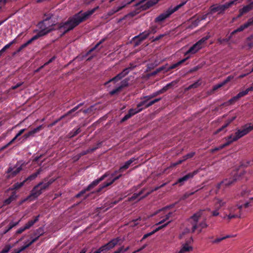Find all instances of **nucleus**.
<instances>
[{"mask_svg": "<svg viewBox=\"0 0 253 253\" xmlns=\"http://www.w3.org/2000/svg\"><path fill=\"white\" fill-rule=\"evenodd\" d=\"M98 8L99 6H97L84 12H83L82 11H81L73 17L70 18L67 22L61 24L60 26V28L63 29L64 32H67L72 30L79 24L87 19Z\"/></svg>", "mask_w": 253, "mask_h": 253, "instance_id": "obj_1", "label": "nucleus"}, {"mask_svg": "<svg viewBox=\"0 0 253 253\" xmlns=\"http://www.w3.org/2000/svg\"><path fill=\"white\" fill-rule=\"evenodd\" d=\"M203 212V211L202 210L197 211L188 219V222L190 223L189 225V227L186 229L185 232L180 234V238H182L183 235L185 233H188L191 231L192 232H194L197 228H199V232H201L202 229L208 227V225L205 220L203 221L199 224V225H198V222L199 221V218L202 215Z\"/></svg>", "mask_w": 253, "mask_h": 253, "instance_id": "obj_2", "label": "nucleus"}, {"mask_svg": "<svg viewBox=\"0 0 253 253\" xmlns=\"http://www.w3.org/2000/svg\"><path fill=\"white\" fill-rule=\"evenodd\" d=\"M253 130V124L251 123L246 124L243 126L241 128L236 129L234 134H231L225 138L228 140L230 144L236 141L240 138L248 134L250 132Z\"/></svg>", "mask_w": 253, "mask_h": 253, "instance_id": "obj_3", "label": "nucleus"}, {"mask_svg": "<svg viewBox=\"0 0 253 253\" xmlns=\"http://www.w3.org/2000/svg\"><path fill=\"white\" fill-rule=\"evenodd\" d=\"M135 160L134 158H131L129 160L126 161L125 164L120 167V169L118 170H116L114 172L112 173L111 175V180L109 181H107L103 184L98 189V192L101 191L103 188L111 185L116 180L118 179L122 176V174H120L118 175L115 176V175L118 172H122L124 169L128 168L129 166Z\"/></svg>", "mask_w": 253, "mask_h": 253, "instance_id": "obj_4", "label": "nucleus"}, {"mask_svg": "<svg viewBox=\"0 0 253 253\" xmlns=\"http://www.w3.org/2000/svg\"><path fill=\"white\" fill-rule=\"evenodd\" d=\"M55 21H53L51 17H47L38 24L40 30L38 32L41 36H44L54 29Z\"/></svg>", "mask_w": 253, "mask_h": 253, "instance_id": "obj_5", "label": "nucleus"}, {"mask_svg": "<svg viewBox=\"0 0 253 253\" xmlns=\"http://www.w3.org/2000/svg\"><path fill=\"white\" fill-rule=\"evenodd\" d=\"M187 2V0H184L174 7L171 6L169 7L166 11L161 13L155 18V22L160 23L164 21L167 18H169L172 13L184 5Z\"/></svg>", "mask_w": 253, "mask_h": 253, "instance_id": "obj_6", "label": "nucleus"}, {"mask_svg": "<svg viewBox=\"0 0 253 253\" xmlns=\"http://www.w3.org/2000/svg\"><path fill=\"white\" fill-rule=\"evenodd\" d=\"M209 36H207L199 40L197 42L191 46L186 52L184 53V55L190 56V55L196 53L198 51H199L204 46L205 42L209 39Z\"/></svg>", "mask_w": 253, "mask_h": 253, "instance_id": "obj_7", "label": "nucleus"}, {"mask_svg": "<svg viewBox=\"0 0 253 253\" xmlns=\"http://www.w3.org/2000/svg\"><path fill=\"white\" fill-rule=\"evenodd\" d=\"M171 214V212L166 213L165 216L162 217V219L159 222L156 224V226L157 227L155 228V229H154L152 231L144 235L142 238V240L146 239L148 237L154 234L155 233L161 229L162 228L166 226L169 222V221H168L166 223L165 222L169 219Z\"/></svg>", "mask_w": 253, "mask_h": 253, "instance_id": "obj_8", "label": "nucleus"}, {"mask_svg": "<svg viewBox=\"0 0 253 253\" xmlns=\"http://www.w3.org/2000/svg\"><path fill=\"white\" fill-rule=\"evenodd\" d=\"M238 0H233L226 3L223 5H213L210 7V13H213L215 12H218V13L223 12L226 9L231 6L233 4H236Z\"/></svg>", "mask_w": 253, "mask_h": 253, "instance_id": "obj_9", "label": "nucleus"}, {"mask_svg": "<svg viewBox=\"0 0 253 253\" xmlns=\"http://www.w3.org/2000/svg\"><path fill=\"white\" fill-rule=\"evenodd\" d=\"M213 202L214 210L212 211L211 212L212 216H217L220 214L219 211L222 207H224L226 205V202L222 199L218 198H215L213 200Z\"/></svg>", "mask_w": 253, "mask_h": 253, "instance_id": "obj_10", "label": "nucleus"}, {"mask_svg": "<svg viewBox=\"0 0 253 253\" xmlns=\"http://www.w3.org/2000/svg\"><path fill=\"white\" fill-rule=\"evenodd\" d=\"M238 208L237 205L235 206L231 207L228 208L229 213L228 214L223 213V215H221L220 217L224 220L229 222L231 219L234 218L239 217L237 213H235V211Z\"/></svg>", "mask_w": 253, "mask_h": 253, "instance_id": "obj_11", "label": "nucleus"}, {"mask_svg": "<svg viewBox=\"0 0 253 253\" xmlns=\"http://www.w3.org/2000/svg\"><path fill=\"white\" fill-rule=\"evenodd\" d=\"M22 169V165L19 162H17L13 167H10L7 169L6 172L8 174V177H11L15 176L20 172Z\"/></svg>", "mask_w": 253, "mask_h": 253, "instance_id": "obj_12", "label": "nucleus"}, {"mask_svg": "<svg viewBox=\"0 0 253 253\" xmlns=\"http://www.w3.org/2000/svg\"><path fill=\"white\" fill-rule=\"evenodd\" d=\"M120 240L121 239L119 237L112 239L108 243L102 246L101 249H102L103 252L109 251L117 245Z\"/></svg>", "mask_w": 253, "mask_h": 253, "instance_id": "obj_13", "label": "nucleus"}, {"mask_svg": "<svg viewBox=\"0 0 253 253\" xmlns=\"http://www.w3.org/2000/svg\"><path fill=\"white\" fill-rule=\"evenodd\" d=\"M198 170H196L192 172L187 173L183 177L178 178L176 182L173 184V185H175L179 183L180 184V185H183L185 182L188 181V179L192 178L196 174L198 173Z\"/></svg>", "mask_w": 253, "mask_h": 253, "instance_id": "obj_14", "label": "nucleus"}, {"mask_svg": "<svg viewBox=\"0 0 253 253\" xmlns=\"http://www.w3.org/2000/svg\"><path fill=\"white\" fill-rule=\"evenodd\" d=\"M131 69V68H126L124 69L122 72L118 74L114 78L110 79L107 82L105 83V84L106 85L111 82H117L118 81L121 80L122 78L126 76L129 73Z\"/></svg>", "mask_w": 253, "mask_h": 253, "instance_id": "obj_15", "label": "nucleus"}, {"mask_svg": "<svg viewBox=\"0 0 253 253\" xmlns=\"http://www.w3.org/2000/svg\"><path fill=\"white\" fill-rule=\"evenodd\" d=\"M43 182H40L38 184L36 185L31 192V195L28 198H33L34 199L37 198L42 193V189L40 187Z\"/></svg>", "mask_w": 253, "mask_h": 253, "instance_id": "obj_16", "label": "nucleus"}, {"mask_svg": "<svg viewBox=\"0 0 253 253\" xmlns=\"http://www.w3.org/2000/svg\"><path fill=\"white\" fill-rule=\"evenodd\" d=\"M172 84V83H170L164 86L162 89H160L159 90H158L157 91L153 92V93H152L149 95L144 96V98L147 99V100H150V99L154 98V97L156 96L157 95H158L161 93H163V92H164L165 91L167 90L168 89V88H169V87L171 86Z\"/></svg>", "mask_w": 253, "mask_h": 253, "instance_id": "obj_17", "label": "nucleus"}, {"mask_svg": "<svg viewBox=\"0 0 253 253\" xmlns=\"http://www.w3.org/2000/svg\"><path fill=\"white\" fill-rule=\"evenodd\" d=\"M150 33L151 31L150 30H147L134 37V39L138 41L136 42L134 45L137 46L139 45L142 41L146 39L149 36Z\"/></svg>", "mask_w": 253, "mask_h": 253, "instance_id": "obj_18", "label": "nucleus"}, {"mask_svg": "<svg viewBox=\"0 0 253 253\" xmlns=\"http://www.w3.org/2000/svg\"><path fill=\"white\" fill-rule=\"evenodd\" d=\"M128 79H125L123 80L121 82L120 84L118 86H117L115 89L110 91V94L113 95L120 91L123 88L126 87L128 85Z\"/></svg>", "mask_w": 253, "mask_h": 253, "instance_id": "obj_19", "label": "nucleus"}, {"mask_svg": "<svg viewBox=\"0 0 253 253\" xmlns=\"http://www.w3.org/2000/svg\"><path fill=\"white\" fill-rule=\"evenodd\" d=\"M191 242H192V239L190 237V238L185 243L182 245L179 251L177 252L176 253H185L192 250V247L190 245Z\"/></svg>", "mask_w": 253, "mask_h": 253, "instance_id": "obj_20", "label": "nucleus"}, {"mask_svg": "<svg viewBox=\"0 0 253 253\" xmlns=\"http://www.w3.org/2000/svg\"><path fill=\"white\" fill-rule=\"evenodd\" d=\"M44 229L42 227H40L37 229L31 237V240L30 241L31 244H33L36 242L41 236L44 234Z\"/></svg>", "mask_w": 253, "mask_h": 253, "instance_id": "obj_21", "label": "nucleus"}, {"mask_svg": "<svg viewBox=\"0 0 253 253\" xmlns=\"http://www.w3.org/2000/svg\"><path fill=\"white\" fill-rule=\"evenodd\" d=\"M189 58H190V56H187L186 58L183 59L182 60L179 61L177 63H175L174 64L169 66L168 67H167V66H168V64L165 65V66H166V69H165V72H164V73L168 72V71H170V70H172L173 69H174V68L178 67L181 64L183 63L184 62H185Z\"/></svg>", "mask_w": 253, "mask_h": 253, "instance_id": "obj_22", "label": "nucleus"}, {"mask_svg": "<svg viewBox=\"0 0 253 253\" xmlns=\"http://www.w3.org/2000/svg\"><path fill=\"white\" fill-rule=\"evenodd\" d=\"M108 174L105 173L104 175L101 176L99 179H96L93 181L87 187V190H90L93 189L95 186L98 184V183L103 180L105 177H107Z\"/></svg>", "mask_w": 253, "mask_h": 253, "instance_id": "obj_23", "label": "nucleus"}, {"mask_svg": "<svg viewBox=\"0 0 253 253\" xmlns=\"http://www.w3.org/2000/svg\"><path fill=\"white\" fill-rule=\"evenodd\" d=\"M239 178V176L237 177H236L234 179L232 178H229V179H226L221 182L218 183L216 185V187L218 189H219L221 187V186L222 185H224L225 186H228L230 185H231L235 180L238 179Z\"/></svg>", "mask_w": 253, "mask_h": 253, "instance_id": "obj_24", "label": "nucleus"}, {"mask_svg": "<svg viewBox=\"0 0 253 253\" xmlns=\"http://www.w3.org/2000/svg\"><path fill=\"white\" fill-rule=\"evenodd\" d=\"M139 1V0H131L130 1H128V2H126V1H124L120 5H118L117 6H115L112 9L114 11L115 14L118 12H119V11H120L121 10H122L123 8H124L127 4H129L130 3L132 2H133V1H135V4L137 2H138ZM134 5L135 6V4H134Z\"/></svg>", "mask_w": 253, "mask_h": 253, "instance_id": "obj_25", "label": "nucleus"}, {"mask_svg": "<svg viewBox=\"0 0 253 253\" xmlns=\"http://www.w3.org/2000/svg\"><path fill=\"white\" fill-rule=\"evenodd\" d=\"M249 200L246 201L244 204H237L238 208L242 210L243 208H248L253 205V196L249 197Z\"/></svg>", "mask_w": 253, "mask_h": 253, "instance_id": "obj_26", "label": "nucleus"}, {"mask_svg": "<svg viewBox=\"0 0 253 253\" xmlns=\"http://www.w3.org/2000/svg\"><path fill=\"white\" fill-rule=\"evenodd\" d=\"M42 127V125L38 126L37 127L33 129L32 130L29 131L28 133L25 134L23 135V137L25 139H27L29 137L34 136L35 134L39 132L41 129Z\"/></svg>", "mask_w": 253, "mask_h": 253, "instance_id": "obj_27", "label": "nucleus"}, {"mask_svg": "<svg viewBox=\"0 0 253 253\" xmlns=\"http://www.w3.org/2000/svg\"><path fill=\"white\" fill-rule=\"evenodd\" d=\"M241 194L243 197L249 198V197H251L253 195V189L250 187L243 189Z\"/></svg>", "mask_w": 253, "mask_h": 253, "instance_id": "obj_28", "label": "nucleus"}, {"mask_svg": "<svg viewBox=\"0 0 253 253\" xmlns=\"http://www.w3.org/2000/svg\"><path fill=\"white\" fill-rule=\"evenodd\" d=\"M253 8V2H252L249 4L244 6L242 8L239 10L240 15L239 16L243 15Z\"/></svg>", "mask_w": 253, "mask_h": 253, "instance_id": "obj_29", "label": "nucleus"}, {"mask_svg": "<svg viewBox=\"0 0 253 253\" xmlns=\"http://www.w3.org/2000/svg\"><path fill=\"white\" fill-rule=\"evenodd\" d=\"M83 104L82 103H81L80 104H79L78 105H77L76 106H75L74 108H73L72 109L70 110L69 111H68L66 114H65V115H63L59 119L56 120L51 126H53V125H54L56 123H57L58 122H59V121H60L61 120H62L63 118H64L65 116H67V115H70V114H71L72 113L76 111V110H77L79 107L80 106H81Z\"/></svg>", "mask_w": 253, "mask_h": 253, "instance_id": "obj_30", "label": "nucleus"}, {"mask_svg": "<svg viewBox=\"0 0 253 253\" xmlns=\"http://www.w3.org/2000/svg\"><path fill=\"white\" fill-rule=\"evenodd\" d=\"M248 91L247 89L240 91L239 93H238L236 96H234L231 99H229L228 101V102L230 104L232 103V102L235 100H238L240 98L247 95L248 94Z\"/></svg>", "mask_w": 253, "mask_h": 253, "instance_id": "obj_31", "label": "nucleus"}, {"mask_svg": "<svg viewBox=\"0 0 253 253\" xmlns=\"http://www.w3.org/2000/svg\"><path fill=\"white\" fill-rule=\"evenodd\" d=\"M251 25L250 24H249V23L248 22V21H247L246 23H245L244 24L241 25L239 27H238L237 29H236V30H234L232 33H231V35H234V34L237 33V32H242L244 30H245V29H247V28H248L249 27H250Z\"/></svg>", "mask_w": 253, "mask_h": 253, "instance_id": "obj_32", "label": "nucleus"}, {"mask_svg": "<svg viewBox=\"0 0 253 253\" xmlns=\"http://www.w3.org/2000/svg\"><path fill=\"white\" fill-rule=\"evenodd\" d=\"M236 117H233L231 118L228 119L227 121V122L221 127L219 128L215 132V134H217V133L222 131L223 129L226 128L232 122H233L235 119Z\"/></svg>", "mask_w": 253, "mask_h": 253, "instance_id": "obj_33", "label": "nucleus"}, {"mask_svg": "<svg viewBox=\"0 0 253 253\" xmlns=\"http://www.w3.org/2000/svg\"><path fill=\"white\" fill-rule=\"evenodd\" d=\"M236 117H233L231 118L228 119L227 121V122L221 127L219 128L215 132V134H217V133L222 131L223 129L226 128L232 122H233L235 119Z\"/></svg>", "mask_w": 253, "mask_h": 253, "instance_id": "obj_34", "label": "nucleus"}, {"mask_svg": "<svg viewBox=\"0 0 253 253\" xmlns=\"http://www.w3.org/2000/svg\"><path fill=\"white\" fill-rule=\"evenodd\" d=\"M151 192V191L148 192L145 194V196H142L140 198H139V197L142 194V191H141V192H139L138 193H134L130 198H129V201H132V200L136 199H138V200H140L142 198H143L146 197V196H147L148 195H149Z\"/></svg>", "mask_w": 253, "mask_h": 253, "instance_id": "obj_35", "label": "nucleus"}, {"mask_svg": "<svg viewBox=\"0 0 253 253\" xmlns=\"http://www.w3.org/2000/svg\"><path fill=\"white\" fill-rule=\"evenodd\" d=\"M40 215H38V216H36L35 217V219L33 220H31L29 221L25 225V228H27V229H29L30 227H31L36 222H37L39 219Z\"/></svg>", "mask_w": 253, "mask_h": 253, "instance_id": "obj_36", "label": "nucleus"}, {"mask_svg": "<svg viewBox=\"0 0 253 253\" xmlns=\"http://www.w3.org/2000/svg\"><path fill=\"white\" fill-rule=\"evenodd\" d=\"M17 195L15 192H13L12 194L7 199L4 201V204L5 205L10 204L12 201L16 200Z\"/></svg>", "mask_w": 253, "mask_h": 253, "instance_id": "obj_37", "label": "nucleus"}, {"mask_svg": "<svg viewBox=\"0 0 253 253\" xmlns=\"http://www.w3.org/2000/svg\"><path fill=\"white\" fill-rule=\"evenodd\" d=\"M41 169H39L37 172L35 173H33L32 174L29 176L27 178H26L24 180L25 182L27 181H32L34 179H35L39 174L41 173Z\"/></svg>", "mask_w": 253, "mask_h": 253, "instance_id": "obj_38", "label": "nucleus"}, {"mask_svg": "<svg viewBox=\"0 0 253 253\" xmlns=\"http://www.w3.org/2000/svg\"><path fill=\"white\" fill-rule=\"evenodd\" d=\"M230 144V142H229L228 140H226V142L225 143H224L223 144L220 145V146H219L218 147H215L213 149H211V151L212 153H214L216 151L220 150L223 149V148L228 146Z\"/></svg>", "mask_w": 253, "mask_h": 253, "instance_id": "obj_39", "label": "nucleus"}, {"mask_svg": "<svg viewBox=\"0 0 253 253\" xmlns=\"http://www.w3.org/2000/svg\"><path fill=\"white\" fill-rule=\"evenodd\" d=\"M143 108H139L137 107V108L135 109H130L129 110L128 114H129V115H131V117H132L135 114L141 112Z\"/></svg>", "mask_w": 253, "mask_h": 253, "instance_id": "obj_40", "label": "nucleus"}, {"mask_svg": "<svg viewBox=\"0 0 253 253\" xmlns=\"http://www.w3.org/2000/svg\"><path fill=\"white\" fill-rule=\"evenodd\" d=\"M97 148V147H93L92 148L88 149L85 151H84L82 152L81 153L79 154V155L77 158V159H79L81 156H82L83 155H85L87 153H90V152H92L93 151L95 150Z\"/></svg>", "mask_w": 253, "mask_h": 253, "instance_id": "obj_41", "label": "nucleus"}, {"mask_svg": "<svg viewBox=\"0 0 253 253\" xmlns=\"http://www.w3.org/2000/svg\"><path fill=\"white\" fill-rule=\"evenodd\" d=\"M32 244H31V242L28 241V243L27 244H25L24 246H23L22 247L18 248L16 251H17V252L18 253H20L21 252H22V251L25 250L26 249H27V248L30 247Z\"/></svg>", "mask_w": 253, "mask_h": 253, "instance_id": "obj_42", "label": "nucleus"}, {"mask_svg": "<svg viewBox=\"0 0 253 253\" xmlns=\"http://www.w3.org/2000/svg\"><path fill=\"white\" fill-rule=\"evenodd\" d=\"M42 37L41 36V35H40L39 33H38V34L36 35H35L34 36H33L32 38H31L30 40H29L27 42H26V43L27 44V45H28L29 44H30L31 43H32V42H33L34 41H35L36 40H37L38 39H39L40 37Z\"/></svg>", "mask_w": 253, "mask_h": 253, "instance_id": "obj_43", "label": "nucleus"}, {"mask_svg": "<svg viewBox=\"0 0 253 253\" xmlns=\"http://www.w3.org/2000/svg\"><path fill=\"white\" fill-rule=\"evenodd\" d=\"M12 248V246L10 244L5 245L3 249L0 252V253H7Z\"/></svg>", "mask_w": 253, "mask_h": 253, "instance_id": "obj_44", "label": "nucleus"}, {"mask_svg": "<svg viewBox=\"0 0 253 253\" xmlns=\"http://www.w3.org/2000/svg\"><path fill=\"white\" fill-rule=\"evenodd\" d=\"M129 249V247H127L126 248L124 249V246L119 248L117 250L115 251L113 253H121L122 252H126Z\"/></svg>", "mask_w": 253, "mask_h": 253, "instance_id": "obj_45", "label": "nucleus"}, {"mask_svg": "<svg viewBox=\"0 0 253 253\" xmlns=\"http://www.w3.org/2000/svg\"><path fill=\"white\" fill-rule=\"evenodd\" d=\"M21 220H18V221L17 222H14L13 221H11L10 222V223H9L8 226V228L9 230H10L11 229H12L14 227L17 226V225L19 224V222H20Z\"/></svg>", "mask_w": 253, "mask_h": 253, "instance_id": "obj_46", "label": "nucleus"}, {"mask_svg": "<svg viewBox=\"0 0 253 253\" xmlns=\"http://www.w3.org/2000/svg\"><path fill=\"white\" fill-rule=\"evenodd\" d=\"M25 181L24 180L23 182H17L13 185V189H17L18 188H20L22 186H23L25 183Z\"/></svg>", "mask_w": 253, "mask_h": 253, "instance_id": "obj_47", "label": "nucleus"}, {"mask_svg": "<svg viewBox=\"0 0 253 253\" xmlns=\"http://www.w3.org/2000/svg\"><path fill=\"white\" fill-rule=\"evenodd\" d=\"M166 69V66H163L162 67H159V68L157 69L155 71H154L152 73V75H155L157 74L158 73L164 71L165 72V69Z\"/></svg>", "mask_w": 253, "mask_h": 253, "instance_id": "obj_48", "label": "nucleus"}, {"mask_svg": "<svg viewBox=\"0 0 253 253\" xmlns=\"http://www.w3.org/2000/svg\"><path fill=\"white\" fill-rule=\"evenodd\" d=\"M115 14L114 11L113 10L112 8L109 10L106 14H105L103 16V17L105 18H107L109 17L114 15Z\"/></svg>", "mask_w": 253, "mask_h": 253, "instance_id": "obj_49", "label": "nucleus"}, {"mask_svg": "<svg viewBox=\"0 0 253 253\" xmlns=\"http://www.w3.org/2000/svg\"><path fill=\"white\" fill-rule=\"evenodd\" d=\"M121 200H122V199H120L119 200H118V201H114V202H111V203H109V204L106 203V204H107V206H108L109 207H107V208L106 209V210H107L109 209V208H110L113 207L114 205H115L116 204H117V203H119V202L120 201H121Z\"/></svg>", "mask_w": 253, "mask_h": 253, "instance_id": "obj_50", "label": "nucleus"}, {"mask_svg": "<svg viewBox=\"0 0 253 253\" xmlns=\"http://www.w3.org/2000/svg\"><path fill=\"white\" fill-rule=\"evenodd\" d=\"M195 152H190V153L186 154V155L184 156L183 158L185 160H186L189 158L193 157L195 155Z\"/></svg>", "mask_w": 253, "mask_h": 253, "instance_id": "obj_51", "label": "nucleus"}, {"mask_svg": "<svg viewBox=\"0 0 253 253\" xmlns=\"http://www.w3.org/2000/svg\"><path fill=\"white\" fill-rule=\"evenodd\" d=\"M52 181H48L47 183H43L41 185L42 187H41V189H42V190L45 189L47 188L51 183Z\"/></svg>", "mask_w": 253, "mask_h": 253, "instance_id": "obj_52", "label": "nucleus"}, {"mask_svg": "<svg viewBox=\"0 0 253 253\" xmlns=\"http://www.w3.org/2000/svg\"><path fill=\"white\" fill-rule=\"evenodd\" d=\"M224 239H225V238H224V236H223L222 237L217 238L216 239L212 241L211 242L212 244H216L219 243V242H220L221 241H222V240H223Z\"/></svg>", "mask_w": 253, "mask_h": 253, "instance_id": "obj_53", "label": "nucleus"}, {"mask_svg": "<svg viewBox=\"0 0 253 253\" xmlns=\"http://www.w3.org/2000/svg\"><path fill=\"white\" fill-rule=\"evenodd\" d=\"M224 85H225L224 84H223V82H222L219 84H217L215 85H214L213 87V90H216V89H217L218 88L223 86Z\"/></svg>", "mask_w": 253, "mask_h": 253, "instance_id": "obj_54", "label": "nucleus"}, {"mask_svg": "<svg viewBox=\"0 0 253 253\" xmlns=\"http://www.w3.org/2000/svg\"><path fill=\"white\" fill-rule=\"evenodd\" d=\"M148 100H147V99H145V100L141 101L138 104V107L141 108V106H145V107L146 108V105H148Z\"/></svg>", "mask_w": 253, "mask_h": 253, "instance_id": "obj_55", "label": "nucleus"}, {"mask_svg": "<svg viewBox=\"0 0 253 253\" xmlns=\"http://www.w3.org/2000/svg\"><path fill=\"white\" fill-rule=\"evenodd\" d=\"M81 131V130L80 128H78L76 129H73L72 130V132H71V133L73 132V133L71 135V136L73 137V136L76 135L77 134L79 133Z\"/></svg>", "mask_w": 253, "mask_h": 253, "instance_id": "obj_56", "label": "nucleus"}, {"mask_svg": "<svg viewBox=\"0 0 253 253\" xmlns=\"http://www.w3.org/2000/svg\"><path fill=\"white\" fill-rule=\"evenodd\" d=\"M27 229V228H25V226L20 227L16 231V234H20L22 233L23 231H24L25 230Z\"/></svg>", "mask_w": 253, "mask_h": 253, "instance_id": "obj_57", "label": "nucleus"}, {"mask_svg": "<svg viewBox=\"0 0 253 253\" xmlns=\"http://www.w3.org/2000/svg\"><path fill=\"white\" fill-rule=\"evenodd\" d=\"M233 78H234L233 76H229L227 77L225 80H224L223 81H222L223 82V84H227L228 82H229L230 81H231Z\"/></svg>", "mask_w": 253, "mask_h": 253, "instance_id": "obj_58", "label": "nucleus"}, {"mask_svg": "<svg viewBox=\"0 0 253 253\" xmlns=\"http://www.w3.org/2000/svg\"><path fill=\"white\" fill-rule=\"evenodd\" d=\"M89 191V190H87V187L83 190H82V191H81L77 195H76V197H80L81 195H83L84 194L86 191Z\"/></svg>", "mask_w": 253, "mask_h": 253, "instance_id": "obj_59", "label": "nucleus"}, {"mask_svg": "<svg viewBox=\"0 0 253 253\" xmlns=\"http://www.w3.org/2000/svg\"><path fill=\"white\" fill-rule=\"evenodd\" d=\"M55 59V56H53L52 58H51L47 62L44 63V64L41 66L40 69H42L43 67V66L48 65V64L52 62L54 59Z\"/></svg>", "mask_w": 253, "mask_h": 253, "instance_id": "obj_60", "label": "nucleus"}, {"mask_svg": "<svg viewBox=\"0 0 253 253\" xmlns=\"http://www.w3.org/2000/svg\"><path fill=\"white\" fill-rule=\"evenodd\" d=\"M208 13L207 14H204L200 17H199L197 19V20L199 21H201L202 20H205L207 17V16H208Z\"/></svg>", "mask_w": 253, "mask_h": 253, "instance_id": "obj_61", "label": "nucleus"}, {"mask_svg": "<svg viewBox=\"0 0 253 253\" xmlns=\"http://www.w3.org/2000/svg\"><path fill=\"white\" fill-rule=\"evenodd\" d=\"M26 129L25 128H23V129H20L18 132L16 134V136L17 137H18L19 136H20L25 131Z\"/></svg>", "mask_w": 253, "mask_h": 253, "instance_id": "obj_62", "label": "nucleus"}, {"mask_svg": "<svg viewBox=\"0 0 253 253\" xmlns=\"http://www.w3.org/2000/svg\"><path fill=\"white\" fill-rule=\"evenodd\" d=\"M22 84H23V83H17L16 85L12 86L11 89H15L18 88V87L20 86Z\"/></svg>", "mask_w": 253, "mask_h": 253, "instance_id": "obj_63", "label": "nucleus"}, {"mask_svg": "<svg viewBox=\"0 0 253 253\" xmlns=\"http://www.w3.org/2000/svg\"><path fill=\"white\" fill-rule=\"evenodd\" d=\"M131 117V115H129V114H128V113L127 114H126L124 117L122 119V121H125L126 120H127V119H128L129 118H130Z\"/></svg>", "mask_w": 253, "mask_h": 253, "instance_id": "obj_64", "label": "nucleus"}]
</instances>
